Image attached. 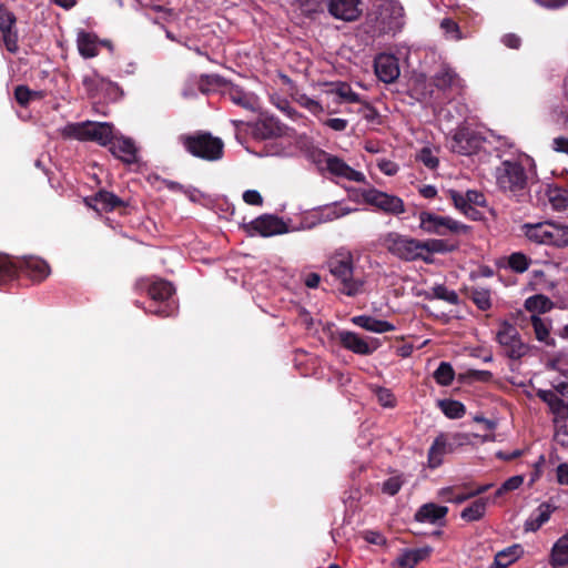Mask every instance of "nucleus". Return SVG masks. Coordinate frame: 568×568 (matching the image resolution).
Masks as SVG:
<instances>
[{
    "label": "nucleus",
    "mask_w": 568,
    "mask_h": 568,
    "mask_svg": "<svg viewBox=\"0 0 568 568\" xmlns=\"http://www.w3.org/2000/svg\"><path fill=\"white\" fill-rule=\"evenodd\" d=\"M110 152L125 164H135L138 161V148L132 139L114 135L109 144Z\"/></svg>",
    "instance_id": "obj_17"
},
{
    "label": "nucleus",
    "mask_w": 568,
    "mask_h": 568,
    "mask_svg": "<svg viewBox=\"0 0 568 568\" xmlns=\"http://www.w3.org/2000/svg\"><path fill=\"white\" fill-rule=\"evenodd\" d=\"M62 134L81 141H94L103 146H109L114 138L112 124L91 121L69 123L64 126Z\"/></svg>",
    "instance_id": "obj_4"
},
{
    "label": "nucleus",
    "mask_w": 568,
    "mask_h": 568,
    "mask_svg": "<svg viewBox=\"0 0 568 568\" xmlns=\"http://www.w3.org/2000/svg\"><path fill=\"white\" fill-rule=\"evenodd\" d=\"M416 159L422 162L426 168L434 170L438 166L439 160L434 150L428 146L423 148Z\"/></svg>",
    "instance_id": "obj_53"
},
{
    "label": "nucleus",
    "mask_w": 568,
    "mask_h": 568,
    "mask_svg": "<svg viewBox=\"0 0 568 568\" xmlns=\"http://www.w3.org/2000/svg\"><path fill=\"white\" fill-rule=\"evenodd\" d=\"M179 140L185 150L194 156L207 161H215L222 158L223 142L209 133L181 135Z\"/></svg>",
    "instance_id": "obj_7"
},
{
    "label": "nucleus",
    "mask_w": 568,
    "mask_h": 568,
    "mask_svg": "<svg viewBox=\"0 0 568 568\" xmlns=\"http://www.w3.org/2000/svg\"><path fill=\"white\" fill-rule=\"evenodd\" d=\"M432 552L430 547L408 549L403 551L396 559L402 568H414L419 561L426 559Z\"/></svg>",
    "instance_id": "obj_31"
},
{
    "label": "nucleus",
    "mask_w": 568,
    "mask_h": 568,
    "mask_svg": "<svg viewBox=\"0 0 568 568\" xmlns=\"http://www.w3.org/2000/svg\"><path fill=\"white\" fill-rule=\"evenodd\" d=\"M251 227L264 237L284 234L287 232V226L283 220L273 215H264L254 220L251 223Z\"/></svg>",
    "instance_id": "obj_21"
},
{
    "label": "nucleus",
    "mask_w": 568,
    "mask_h": 568,
    "mask_svg": "<svg viewBox=\"0 0 568 568\" xmlns=\"http://www.w3.org/2000/svg\"><path fill=\"white\" fill-rule=\"evenodd\" d=\"M549 204L557 212L568 209V190L559 186L549 187L547 191Z\"/></svg>",
    "instance_id": "obj_39"
},
{
    "label": "nucleus",
    "mask_w": 568,
    "mask_h": 568,
    "mask_svg": "<svg viewBox=\"0 0 568 568\" xmlns=\"http://www.w3.org/2000/svg\"><path fill=\"white\" fill-rule=\"evenodd\" d=\"M375 74L377 78L385 83L395 82L399 74L398 60L393 54L381 53L375 58Z\"/></svg>",
    "instance_id": "obj_15"
},
{
    "label": "nucleus",
    "mask_w": 568,
    "mask_h": 568,
    "mask_svg": "<svg viewBox=\"0 0 568 568\" xmlns=\"http://www.w3.org/2000/svg\"><path fill=\"white\" fill-rule=\"evenodd\" d=\"M375 395L377 397L378 403L384 407H394L395 406V397L393 393L384 387H378L375 390Z\"/></svg>",
    "instance_id": "obj_56"
},
{
    "label": "nucleus",
    "mask_w": 568,
    "mask_h": 568,
    "mask_svg": "<svg viewBox=\"0 0 568 568\" xmlns=\"http://www.w3.org/2000/svg\"><path fill=\"white\" fill-rule=\"evenodd\" d=\"M404 26V9L397 1H385L366 21V31L373 37L395 36Z\"/></svg>",
    "instance_id": "obj_2"
},
{
    "label": "nucleus",
    "mask_w": 568,
    "mask_h": 568,
    "mask_svg": "<svg viewBox=\"0 0 568 568\" xmlns=\"http://www.w3.org/2000/svg\"><path fill=\"white\" fill-rule=\"evenodd\" d=\"M296 102L314 115H320L324 112L323 105L315 99H312L305 93H296Z\"/></svg>",
    "instance_id": "obj_49"
},
{
    "label": "nucleus",
    "mask_w": 568,
    "mask_h": 568,
    "mask_svg": "<svg viewBox=\"0 0 568 568\" xmlns=\"http://www.w3.org/2000/svg\"><path fill=\"white\" fill-rule=\"evenodd\" d=\"M555 439L562 447H568V428L566 423L555 425Z\"/></svg>",
    "instance_id": "obj_60"
},
{
    "label": "nucleus",
    "mask_w": 568,
    "mask_h": 568,
    "mask_svg": "<svg viewBox=\"0 0 568 568\" xmlns=\"http://www.w3.org/2000/svg\"><path fill=\"white\" fill-rule=\"evenodd\" d=\"M449 196L457 210L463 212L466 216L476 220L479 212L471 205L468 204L466 194L459 193L455 190H449Z\"/></svg>",
    "instance_id": "obj_41"
},
{
    "label": "nucleus",
    "mask_w": 568,
    "mask_h": 568,
    "mask_svg": "<svg viewBox=\"0 0 568 568\" xmlns=\"http://www.w3.org/2000/svg\"><path fill=\"white\" fill-rule=\"evenodd\" d=\"M440 28L444 31L446 38H448L450 40L458 41L464 38L463 33L459 29V26L454 20H452L449 18H445L442 20Z\"/></svg>",
    "instance_id": "obj_52"
},
{
    "label": "nucleus",
    "mask_w": 568,
    "mask_h": 568,
    "mask_svg": "<svg viewBox=\"0 0 568 568\" xmlns=\"http://www.w3.org/2000/svg\"><path fill=\"white\" fill-rule=\"evenodd\" d=\"M530 265V258L520 252H515L508 257V266L516 273H524Z\"/></svg>",
    "instance_id": "obj_50"
},
{
    "label": "nucleus",
    "mask_w": 568,
    "mask_h": 568,
    "mask_svg": "<svg viewBox=\"0 0 568 568\" xmlns=\"http://www.w3.org/2000/svg\"><path fill=\"white\" fill-rule=\"evenodd\" d=\"M366 203L376 206L386 214L399 215L405 212L404 201L396 195L382 192L377 189H368L363 192Z\"/></svg>",
    "instance_id": "obj_11"
},
{
    "label": "nucleus",
    "mask_w": 568,
    "mask_h": 568,
    "mask_svg": "<svg viewBox=\"0 0 568 568\" xmlns=\"http://www.w3.org/2000/svg\"><path fill=\"white\" fill-rule=\"evenodd\" d=\"M530 322L534 328L536 338L546 345H554V339L550 337V321L541 318L539 315H531Z\"/></svg>",
    "instance_id": "obj_34"
},
{
    "label": "nucleus",
    "mask_w": 568,
    "mask_h": 568,
    "mask_svg": "<svg viewBox=\"0 0 568 568\" xmlns=\"http://www.w3.org/2000/svg\"><path fill=\"white\" fill-rule=\"evenodd\" d=\"M190 82L197 84L199 91L204 94H207L217 89L224 90L229 84L217 74H202L200 77L192 75L190 77Z\"/></svg>",
    "instance_id": "obj_29"
},
{
    "label": "nucleus",
    "mask_w": 568,
    "mask_h": 568,
    "mask_svg": "<svg viewBox=\"0 0 568 568\" xmlns=\"http://www.w3.org/2000/svg\"><path fill=\"white\" fill-rule=\"evenodd\" d=\"M498 187L514 195L523 192L527 186V173L517 159L503 160L495 171Z\"/></svg>",
    "instance_id": "obj_5"
},
{
    "label": "nucleus",
    "mask_w": 568,
    "mask_h": 568,
    "mask_svg": "<svg viewBox=\"0 0 568 568\" xmlns=\"http://www.w3.org/2000/svg\"><path fill=\"white\" fill-rule=\"evenodd\" d=\"M523 483H524V476H521V475H516V476L508 478L495 491V496L491 500L494 501L496 498L501 497L505 493L518 489L523 485Z\"/></svg>",
    "instance_id": "obj_51"
},
{
    "label": "nucleus",
    "mask_w": 568,
    "mask_h": 568,
    "mask_svg": "<svg viewBox=\"0 0 568 568\" xmlns=\"http://www.w3.org/2000/svg\"><path fill=\"white\" fill-rule=\"evenodd\" d=\"M356 211V209H352L348 206H344L339 203H334L331 205H326L322 211V217L324 221H334L339 217H343L352 212Z\"/></svg>",
    "instance_id": "obj_45"
},
{
    "label": "nucleus",
    "mask_w": 568,
    "mask_h": 568,
    "mask_svg": "<svg viewBox=\"0 0 568 568\" xmlns=\"http://www.w3.org/2000/svg\"><path fill=\"white\" fill-rule=\"evenodd\" d=\"M521 554L523 549L519 545L510 546L496 554L494 565L496 568H507L509 565L516 561L521 556Z\"/></svg>",
    "instance_id": "obj_38"
},
{
    "label": "nucleus",
    "mask_w": 568,
    "mask_h": 568,
    "mask_svg": "<svg viewBox=\"0 0 568 568\" xmlns=\"http://www.w3.org/2000/svg\"><path fill=\"white\" fill-rule=\"evenodd\" d=\"M479 139L467 128H458L453 134L452 149L463 155L473 153L479 148Z\"/></svg>",
    "instance_id": "obj_19"
},
{
    "label": "nucleus",
    "mask_w": 568,
    "mask_h": 568,
    "mask_svg": "<svg viewBox=\"0 0 568 568\" xmlns=\"http://www.w3.org/2000/svg\"><path fill=\"white\" fill-rule=\"evenodd\" d=\"M417 219L419 230L427 235H459L466 234L469 230L466 224L448 215H439L433 211H420L417 213Z\"/></svg>",
    "instance_id": "obj_3"
},
{
    "label": "nucleus",
    "mask_w": 568,
    "mask_h": 568,
    "mask_svg": "<svg viewBox=\"0 0 568 568\" xmlns=\"http://www.w3.org/2000/svg\"><path fill=\"white\" fill-rule=\"evenodd\" d=\"M322 123L325 126H327L331 130L336 131V132L345 131L348 125V121L346 119H341V118L325 119L324 121H322Z\"/></svg>",
    "instance_id": "obj_59"
},
{
    "label": "nucleus",
    "mask_w": 568,
    "mask_h": 568,
    "mask_svg": "<svg viewBox=\"0 0 568 568\" xmlns=\"http://www.w3.org/2000/svg\"><path fill=\"white\" fill-rule=\"evenodd\" d=\"M0 33L6 49L16 53L19 50L17 17L3 4H0Z\"/></svg>",
    "instance_id": "obj_12"
},
{
    "label": "nucleus",
    "mask_w": 568,
    "mask_h": 568,
    "mask_svg": "<svg viewBox=\"0 0 568 568\" xmlns=\"http://www.w3.org/2000/svg\"><path fill=\"white\" fill-rule=\"evenodd\" d=\"M174 287L164 280H158L149 286V296L152 304L148 306L149 312L162 317L171 316L176 311V303L173 298Z\"/></svg>",
    "instance_id": "obj_9"
},
{
    "label": "nucleus",
    "mask_w": 568,
    "mask_h": 568,
    "mask_svg": "<svg viewBox=\"0 0 568 568\" xmlns=\"http://www.w3.org/2000/svg\"><path fill=\"white\" fill-rule=\"evenodd\" d=\"M557 483L562 486H568V463H561L556 468Z\"/></svg>",
    "instance_id": "obj_63"
},
{
    "label": "nucleus",
    "mask_w": 568,
    "mask_h": 568,
    "mask_svg": "<svg viewBox=\"0 0 568 568\" xmlns=\"http://www.w3.org/2000/svg\"><path fill=\"white\" fill-rule=\"evenodd\" d=\"M359 0H329L328 10L332 16L345 21H353L361 14Z\"/></svg>",
    "instance_id": "obj_22"
},
{
    "label": "nucleus",
    "mask_w": 568,
    "mask_h": 568,
    "mask_svg": "<svg viewBox=\"0 0 568 568\" xmlns=\"http://www.w3.org/2000/svg\"><path fill=\"white\" fill-rule=\"evenodd\" d=\"M85 203L95 211H113L122 201L111 192L101 190L94 196L85 199Z\"/></svg>",
    "instance_id": "obj_27"
},
{
    "label": "nucleus",
    "mask_w": 568,
    "mask_h": 568,
    "mask_svg": "<svg viewBox=\"0 0 568 568\" xmlns=\"http://www.w3.org/2000/svg\"><path fill=\"white\" fill-rule=\"evenodd\" d=\"M78 49L82 57L93 58L98 54V37L93 33L81 31L78 34Z\"/></svg>",
    "instance_id": "obj_32"
},
{
    "label": "nucleus",
    "mask_w": 568,
    "mask_h": 568,
    "mask_svg": "<svg viewBox=\"0 0 568 568\" xmlns=\"http://www.w3.org/2000/svg\"><path fill=\"white\" fill-rule=\"evenodd\" d=\"M18 274H23L32 281L41 282L50 274L49 264L36 256L16 257Z\"/></svg>",
    "instance_id": "obj_13"
},
{
    "label": "nucleus",
    "mask_w": 568,
    "mask_h": 568,
    "mask_svg": "<svg viewBox=\"0 0 568 568\" xmlns=\"http://www.w3.org/2000/svg\"><path fill=\"white\" fill-rule=\"evenodd\" d=\"M427 298L442 300L450 305H457L459 303L458 294L443 284L433 286L430 293L427 295Z\"/></svg>",
    "instance_id": "obj_42"
},
{
    "label": "nucleus",
    "mask_w": 568,
    "mask_h": 568,
    "mask_svg": "<svg viewBox=\"0 0 568 568\" xmlns=\"http://www.w3.org/2000/svg\"><path fill=\"white\" fill-rule=\"evenodd\" d=\"M19 276L16 257L0 253V286Z\"/></svg>",
    "instance_id": "obj_36"
},
{
    "label": "nucleus",
    "mask_w": 568,
    "mask_h": 568,
    "mask_svg": "<svg viewBox=\"0 0 568 568\" xmlns=\"http://www.w3.org/2000/svg\"><path fill=\"white\" fill-rule=\"evenodd\" d=\"M223 94L234 104L247 110L255 112L258 110V99L255 94L246 92L237 85L227 84L223 90Z\"/></svg>",
    "instance_id": "obj_20"
},
{
    "label": "nucleus",
    "mask_w": 568,
    "mask_h": 568,
    "mask_svg": "<svg viewBox=\"0 0 568 568\" xmlns=\"http://www.w3.org/2000/svg\"><path fill=\"white\" fill-rule=\"evenodd\" d=\"M434 84L440 90L464 88V81L459 78L454 69L443 65L433 78Z\"/></svg>",
    "instance_id": "obj_26"
},
{
    "label": "nucleus",
    "mask_w": 568,
    "mask_h": 568,
    "mask_svg": "<svg viewBox=\"0 0 568 568\" xmlns=\"http://www.w3.org/2000/svg\"><path fill=\"white\" fill-rule=\"evenodd\" d=\"M468 204L471 206H483L486 203L485 195L476 190H468L466 193Z\"/></svg>",
    "instance_id": "obj_61"
},
{
    "label": "nucleus",
    "mask_w": 568,
    "mask_h": 568,
    "mask_svg": "<svg viewBox=\"0 0 568 568\" xmlns=\"http://www.w3.org/2000/svg\"><path fill=\"white\" fill-rule=\"evenodd\" d=\"M438 405L448 418L457 419L465 415V406L458 400L443 399L439 400Z\"/></svg>",
    "instance_id": "obj_44"
},
{
    "label": "nucleus",
    "mask_w": 568,
    "mask_h": 568,
    "mask_svg": "<svg viewBox=\"0 0 568 568\" xmlns=\"http://www.w3.org/2000/svg\"><path fill=\"white\" fill-rule=\"evenodd\" d=\"M338 338L341 344L348 351L358 354V355H371L373 354L377 347L378 343L376 339H372L371 342L366 341L357 333L349 331H342L338 333Z\"/></svg>",
    "instance_id": "obj_16"
},
{
    "label": "nucleus",
    "mask_w": 568,
    "mask_h": 568,
    "mask_svg": "<svg viewBox=\"0 0 568 568\" xmlns=\"http://www.w3.org/2000/svg\"><path fill=\"white\" fill-rule=\"evenodd\" d=\"M377 166L385 175L388 176H393L399 171L398 164L387 159L378 160Z\"/></svg>",
    "instance_id": "obj_58"
},
{
    "label": "nucleus",
    "mask_w": 568,
    "mask_h": 568,
    "mask_svg": "<svg viewBox=\"0 0 568 568\" xmlns=\"http://www.w3.org/2000/svg\"><path fill=\"white\" fill-rule=\"evenodd\" d=\"M537 396L545 402L554 415V424L558 425L568 420V403L565 402L555 392L549 389H539Z\"/></svg>",
    "instance_id": "obj_18"
},
{
    "label": "nucleus",
    "mask_w": 568,
    "mask_h": 568,
    "mask_svg": "<svg viewBox=\"0 0 568 568\" xmlns=\"http://www.w3.org/2000/svg\"><path fill=\"white\" fill-rule=\"evenodd\" d=\"M325 93L327 95L335 97V101L337 103H358L361 102V97L358 93L354 92L351 85L346 82H336L332 84V88L326 90Z\"/></svg>",
    "instance_id": "obj_30"
},
{
    "label": "nucleus",
    "mask_w": 568,
    "mask_h": 568,
    "mask_svg": "<svg viewBox=\"0 0 568 568\" xmlns=\"http://www.w3.org/2000/svg\"><path fill=\"white\" fill-rule=\"evenodd\" d=\"M551 565L556 567L568 566V531L552 546Z\"/></svg>",
    "instance_id": "obj_35"
},
{
    "label": "nucleus",
    "mask_w": 568,
    "mask_h": 568,
    "mask_svg": "<svg viewBox=\"0 0 568 568\" xmlns=\"http://www.w3.org/2000/svg\"><path fill=\"white\" fill-rule=\"evenodd\" d=\"M496 341L503 348L504 354L510 359H520L530 351L529 345L523 342L516 326L508 321L499 323Z\"/></svg>",
    "instance_id": "obj_10"
},
{
    "label": "nucleus",
    "mask_w": 568,
    "mask_h": 568,
    "mask_svg": "<svg viewBox=\"0 0 568 568\" xmlns=\"http://www.w3.org/2000/svg\"><path fill=\"white\" fill-rule=\"evenodd\" d=\"M321 156L326 158V170L333 175L357 183L366 181L364 173L354 170L338 156L329 153H321Z\"/></svg>",
    "instance_id": "obj_14"
},
{
    "label": "nucleus",
    "mask_w": 568,
    "mask_h": 568,
    "mask_svg": "<svg viewBox=\"0 0 568 568\" xmlns=\"http://www.w3.org/2000/svg\"><path fill=\"white\" fill-rule=\"evenodd\" d=\"M45 97L43 91H34L29 87L20 84L14 89V99L20 106H28L33 100H42Z\"/></svg>",
    "instance_id": "obj_40"
},
{
    "label": "nucleus",
    "mask_w": 568,
    "mask_h": 568,
    "mask_svg": "<svg viewBox=\"0 0 568 568\" xmlns=\"http://www.w3.org/2000/svg\"><path fill=\"white\" fill-rule=\"evenodd\" d=\"M489 498H478L468 507L464 508L460 517L466 521H477L481 519L486 513Z\"/></svg>",
    "instance_id": "obj_37"
},
{
    "label": "nucleus",
    "mask_w": 568,
    "mask_h": 568,
    "mask_svg": "<svg viewBox=\"0 0 568 568\" xmlns=\"http://www.w3.org/2000/svg\"><path fill=\"white\" fill-rule=\"evenodd\" d=\"M455 373L449 363L442 362L434 372V378L439 385L448 386L454 379Z\"/></svg>",
    "instance_id": "obj_48"
},
{
    "label": "nucleus",
    "mask_w": 568,
    "mask_h": 568,
    "mask_svg": "<svg viewBox=\"0 0 568 568\" xmlns=\"http://www.w3.org/2000/svg\"><path fill=\"white\" fill-rule=\"evenodd\" d=\"M551 301L544 295H534L525 301V307L529 312L544 313L551 308Z\"/></svg>",
    "instance_id": "obj_46"
},
{
    "label": "nucleus",
    "mask_w": 568,
    "mask_h": 568,
    "mask_svg": "<svg viewBox=\"0 0 568 568\" xmlns=\"http://www.w3.org/2000/svg\"><path fill=\"white\" fill-rule=\"evenodd\" d=\"M144 17L152 20L154 23H160V21H171L174 19L175 13L170 10L165 9L161 6H152V7H144Z\"/></svg>",
    "instance_id": "obj_43"
},
{
    "label": "nucleus",
    "mask_w": 568,
    "mask_h": 568,
    "mask_svg": "<svg viewBox=\"0 0 568 568\" xmlns=\"http://www.w3.org/2000/svg\"><path fill=\"white\" fill-rule=\"evenodd\" d=\"M473 302L481 311H486L491 306L490 294L486 290H476L473 292Z\"/></svg>",
    "instance_id": "obj_54"
},
{
    "label": "nucleus",
    "mask_w": 568,
    "mask_h": 568,
    "mask_svg": "<svg viewBox=\"0 0 568 568\" xmlns=\"http://www.w3.org/2000/svg\"><path fill=\"white\" fill-rule=\"evenodd\" d=\"M548 221L539 223H525L521 226L524 235L536 244L546 245Z\"/></svg>",
    "instance_id": "obj_33"
},
{
    "label": "nucleus",
    "mask_w": 568,
    "mask_h": 568,
    "mask_svg": "<svg viewBox=\"0 0 568 568\" xmlns=\"http://www.w3.org/2000/svg\"><path fill=\"white\" fill-rule=\"evenodd\" d=\"M555 508L548 504H540L526 519L524 524L525 531H537L544 524H546Z\"/></svg>",
    "instance_id": "obj_28"
},
{
    "label": "nucleus",
    "mask_w": 568,
    "mask_h": 568,
    "mask_svg": "<svg viewBox=\"0 0 568 568\" xmlns=\"http://www.w3.org/2000/svg\"><path fill=\"white\" fill-rule=\"evenodd\" d=\"M243 200L246 204L250 205H261L263 203V199L256 190L245 191L243 193Z\"/></svg>",
    "instance_id": "obj_62"
},
{
    "label": "nucleus",
    "mask_w": 568,
    "mask_h": 568,
    "mask_svg": "<svg viewBox=\"0 0 568 568\" xmlns=\"http://www.w3.org/2000/svg\"><path fill=\"white\" fill-rule=\"evenodd\" d=\"M329 273L338 282V290L347 296H356L364 291L365 280L354 270L351 253H337L327 263Z\"/></svg>",
    "instance_id": "obj_1"
},
{
    "label": "nucleus",
    "mask_w": 568,
    "mask_h": 568,
    "mask_svg": "<svg viewBox=\"0 0 568 568\" xmlns=\"http://www.w3.org/2000/svg\"><path fill=\"white\" fill-rule=\"evenodd\" d=\"M82 85L87 95L94 99L98 98L101 92L109 90L112 87V82L92 70L82 77Z\"/></svg>",
    "instance_id": "obj_25"
},
{
    "label": "nucleus",
    "mask_w": 568,
    "mask_h": 568,
    "mask_svg": "<svg viewBox=\"0 0 568 568\" xmlns=\"http://www.w3.org/2000/svg\"><path fill=\"white\" fill-rule=\"evenodd\" d=\"M351 321L356 326L376 334H383L396 329V326L390 322L379 320L369 315H357L352 317Z\"/></svg>",
    "instance_id": "obj_23"
},
{
    "label": "nucleus",
    "mask_w": 568,
    "mask_h": 568,
    "mask_svg": "<svg viewBox=\"0 0 568 568\" xmlns=\"http://www.w3.org/2000/svg\"><path fill=\"white\" fill-rule=\"evenodd\" d=\"M454 247L449 246L446 241L439 239H428L422 241V255L433 253H446L452 251Z\"/></svg>",
    "instance_id": "obj_47"
},
{
    "label": "nucleus",
    "mask_w": 568,
    "mask_h": 568,
    "mask_svg": "<svg viewBox=\"0 0 568 568\" xmlns=\"http://www.w3.org/2000/svg\"><path fill=\"white\" fill-rule=\"evenodd\" d=\"M551 148L558 153L568 155V138L558 136L552 140Z\"/></svg>",
    "instance_id": "obj_64"
},
{
    "label": "nucleus",
    "mask_w": 568,
    "mask_h": 568,
    "mask_svg": "<svg viewBox=\"0 0 568 568\" xmlns=\"http://www.w3.org/2000/svg\"><path fill=\"white\" fill-rule=\"evenodd\" d=\"M386 247L388 252L404 261L422 260L426 263L432 262L428 255H422V241L402 235L399 233H389L386 239Z\"/></svg>",
    "instance_id": "obj_8"
},
{
    "label": "nucleus",
    "mask_w": 568,
    "mask_h": 568,
    "mask_svg": "<svg viewBox=\"0 0 568 568\" xmlns=\"http://www.w3.org/2000/svg\"><path fill=\"white\" fill-rule=\"evenodd\" d=\"M403 483L404 480L400 476L389 477L383 483L382 490L384 494L394 496L400 490Z\"/></svg>",
    "instance_id": "obj_55"
},
{
    "label": "nucleus",
    "mask_w": 568,
    "mask_h": 568,
    "mask_svg": "<svg viewBox=\"0 0 568 568\" xmlns=\"http://www.w3.org/2000/svg\"><path fill=\"white\" fill-rule=\"evenodd\" d=\"M471 443L470 435L466 433H440L437 435L428 449V466L439 467L444 457L453 454L458 448Z\"/></svg>",
    "instance_id": "obj_6"
},
{
    "label": "nucleus",
    "mask_w": 568,
    "mask_h": 568,
    "mask_svg": "<svg viewBox=\"0 0 568 568\" xmlns=\"http://www.w3.org/2000/svg\"><path fill=\"white\" fill-rule=\"evenodd\" d=\"M556 247L568 246V223H556Z\"/></svg>",
    "instance_id": "obj_57"
},
{
    "label": "nucleus",
    "mask_w": 568,
    "mask_h": 568,
    "mask_svg": "<svg viewBox=\"0 0 568 568\" xmlns=\"http://www.w3.org/2000/svg\"><path fill=\"white\" fill-rule=\"evenodd\" d=\"M448 513L446 506H439L434 503L424 504L418 508L414 518L416 521L422 524L435 525L443 520Z\"/></svg>",
    "instance_id": "obj_24"
}]
</instances>
